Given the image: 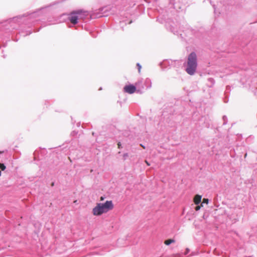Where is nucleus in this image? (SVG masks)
Listing matches in <instances>:
<instances>
[{
	"mask_svg": "<svg viewBox=\"0 0 257 257\" xmlns=\"http://www.w3.org/2000/svg\"><path fill=\"white\" fill-rule=\"evenodd\" d=\"M208 201H209V200H208V199H207V198H204V199H203L202 203H206V204H208Z\"/></svg>",
	"mask_w": 257,
	"mask_h": 257,
	"instance_id": "7",
	"label": "nucleus"
},
{
	"mask_svg": "<svg viewBox=\"0 0 257 257\" xmlns=\"http://www.w3.org/2000/svg\"><path fill=\"white\" fill-rule=\"evenodd\" d=\"M117 146H118V148H120L121 147V144L120 142H118V144H117Z\"/></svg>",
	"mask_w": 257,
	"mask_h": 257,
	"instance_id": "10",
	"label": "nucleus"
},
{
	"mask_svg": "<svg viewBox=\"0 0 257 257\" xmlns=\"http://www.w3.org/2000/svg\"><path fill=\"white\" fill-rule=\"evenodd\" d=\"M145 163L147 164V165L148 166H150V163L147 160H145Z\"/></svg>",
	"mask_w": 257,
	"mask_h": 257,
	"instance_id": "11",
	"label": "nucleus"
},
{
	"mask_svg": "<svg viewBox=\"0 0 257 257\" xmlns=\"http://www.w3.org/2000/svg\"><path fill=\"white\" fill-rule=\"evenodd\" d=\"M140 145H141V147H143V148L145 149V147L144 146H143V145H142V144H141Z\"/></svg>",
	"mask_w": 257,
	"mask_h": 257,
	"instance_id": "13",
	"label": "nucleus"
},
{
	"mask_svg": "<svg viewBox=\"0 0 257 257\" xmlns=\"http://www.w3.org/2000/svg\"><path fill=\"white\" fill-rule=\"evenodd\" d=\"M123 156L124 157H126V156H127V154H124Z\"/></svg>",
	"mask_w": 257,
	"mask_h": 257,
	"instance_id": "14",
	"label": "nucleus"
},
{
	"mask_svg": "<svg viewBox=\"0 0 257 257\" xmlns=\"http://www.w3.org/2000/svg\"><path fill=\"white\" fill-rule=\"evenodd\" d=\"M201 200V196L199 195H196L194 198V202L195 204H198L200 203Z\"/></svg>",
	"mask_w": 257,
	"mask_h": 257,
	"instance_id": "5",
	"label": "nucleus"
},
{
	"mask_svg": "<svg viewBox=\"0 0 257 257\" xmlns=\"http://www.w3.org/2000/svg\"><path fill=\"white\" fill-rule=\"evenodd\" d=\"M201 206H202V204H201V205H198V206H196V207L195 208V210L198 211L199 210H200Z\"/></svg>",
	"mask_w": 257,
	"mask_h": 257,
	"instance_id": "8",
	"label": "nucleus"
},
{
	"mask_svg": "<svg viewBox=\"0 0 257 257\" xmlns=\"http://www.w3.org/2000/svg\"><path fill=\"white\" fill-rule=\"evenodd\" d=\"M174 242H175V240L174 239H169L166 240L164 242V243L166 245H168L170 244L171 243H174Z\"/></svg>",
	"mask_w": 257,
	"mask_h": 257,
	"instance_id": "6",
	"label": "nucleus"
},
{
	"mask_svg": "<svg viewBox=\"0 0 257 257\" xmlns=\"http://www.w3.org/2000/svg\"><path fill=\"white\" fill-rule=\"evenodd\" d=\"M123 89L125 92L129 94H132L136 91V87L133 85H126Z\"/></svg>",
	"mask_w": 257,
	"mask_h": 257,
	"instance_id": "4",
	"label": "nucleus"
},
{
	"mask_svg": "<svg viewBox=\"0 0 257 257\" xmlns=\"http://www.w3.org/2000/svg\"><path fill=\"white\" fill-rule=\"evenodd\" d=\"M104 198L103 196H101L100 198L101 201H103L104 200Z\"/></svg>",
	"mask_w": 257,
	"mask_h": 257,
	"instance_id": "12",
	"label": "nucleus"
},
{
	"mask_svg": "<svg viewBox=\"0 0 257 257\" xmlns=\"http://www.w3.org/2000/svg\"><path fill=\"white\" fill-rule=\"evenodd\" d=\"M137 66L138 67V70H139V72H141V66L140 64L138 63L137 64Z\"/></svg>",
	"mask_w": 257,
	"mask_h": 257,
	"instance_id": "9",
	"label": "nucleus"
},
{
	"mask_svg": "<svg viewBox=\"0 0 257 257\" xmlns=\"http://www.w3.org/2000/svg\"><path fill=\"white\" fill-rule=\"evenodd\" d=\"M85 12L83 10L73 11L69 14L68 19L72 24L75 25L78 23L77 20L78 19V17L77 15L83 14Z\"/></svg>",
	"mask_w": 257,
	"mask_h": 257,
	"instance_id": "3",
	"label": "nucleus"
},
{
	"mask_svg": "<svg viewBox=\"0 0 257 257\" xmlns=\"http://www.w3.org/2000/svg\"><path fill=\"white\" fill-rule=\"evenodd\" d=\"M197 67V55L195 52H192L188 56L186 71L188 74L193 75L196 71Z\"/></svg>",
	"mask_w": 257,
	"mask_h": 257,
	"instance_id": "2",
	"label": "nucleus"
},
{
	"mask_svg": "<svg viewBox=\"0 0 257 257\" xmlns=\"http://www.w3.org/2000/svg\"><path fill=\"white\" fill-rule=\"evenodd\" d=\"M113 208V204L112 201H106L104 203H97L93 209L92 213L94 215L99 216L107 212Z\"/></svg>",
	"mask_w": 257,
	"mask_h": 257,
	"instance_id": "1",
	"label": "nucleus"
}]
</instances>
